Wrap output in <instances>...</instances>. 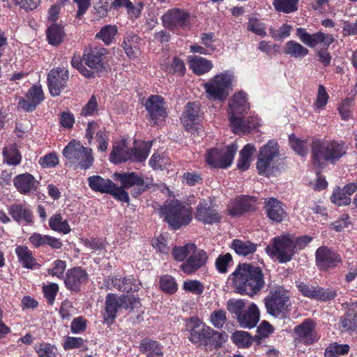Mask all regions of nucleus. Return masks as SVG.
Returning a JSON list of instances; mask_svg holds the SVG:
<instances>
[{
	"mask_svg": "<svg viewBox=\"0 0 357 357\" xmlns=\"http://www.w3.org/2000/svg\"><path fill=\"white\" fill-rule=\"evenodd\" d=\"M165 70L169 73H177L182 76L185 73V67L184 62L178 57H174L172 63L165 67Z\"/></svg>",
	"mask_w": 357,
	"mask_h": 357,
	"instance_id": "nucleus-56",
	"label": "nucleus"
},
{
	"mask_svg": "<svg viewBox=\"0 0 357 357\" xmlns=\"http://www.w3.org/2000/svg\"><path fill=\"white\" fill-rule=\"evenodd\" d=\"M88 280V274L80 267L68 270L64 278L66 287L72 291L77 292L82 285Z\"/></svg>",
	"mask_w": 357,
	"mask_h": 357,
	"instance_id": "nucleus-25",
	"label": "nucleus"
},
{
	"mask_svg": "<svg viewBox=\"0 0 357 357\" xmlns=\"http://www.w3.org/2000/svg\"><path fill=\"white\" fill-rule=\"evenodd\" d=\"M227 320V312L223 309L215 310L210 315V321L216 328H222Z\"/></svg>",
	"mask_w": 357,
	"mask_h": 357,
	"instance_id": "nucleus-52",
	"label": "nucleus"
},
{
	"mask_svg": "<svg viewBox=\"0 0 357 357\" xmlns=\"http://www.w3.org/2000/svg\"><path fill=\"white\" fill-rule=\"evenodd\" d=\"M289 143L291 148L299 155L305 156L307 153V148L306 146V141L297 138L295 135L292 134L289 137Z\"/></svg>",
	"mask_w": 357,
	"mask_h": 357,
	"instance_id": "nucleus-53",
	"label": "nucleus"
},
{
	"mask_svg": "<svg viewBox=\"0 0 357 357\" xmlns=\"http://www.w3.org/2000/svg\"><path fill=\"white\" fill-rule=\"evenodd\" d=\"M333 203L338 206L349 205L351 199L340 188L336 189L331 197Z\"/></svg>",
	"mask_w": 357,
	"mask_h": 357,
	"instance_id": "nucleus-55",
	"label": "nucleus"
},
{
	"mask_svg": "<svg viewBox=\"0 0 357 357\" xmlns=\"http://www.w3.org/2000/svg\"><path fill=\"white\" fill-rule=\"evenodd\" d=\"M118 29L116 25L109 24L102 27L96 37L108 45L114 41Z\"/></svg>",
	"mask_w": 357,
	"mask_h": 357,
	"instance_id": "nucleus-44",
	"label": "nucleus"
},
{
	"mask_svg": "<svg viewBox=\"0 0 357 357\" xmlns=\"http://www.w3.org/2000/svg\"><path fill=\"white\" fill-rule=\"evenodd\" d=\"M141 350L148 357H158L162 355V349L158 342L151 340H145L141 344Z\"/></svg>",
	"mask_w": 357,
	"mask_h": 357,
	"instance_id": "nucleus-47",
	"label": "nucleus"
},
{
	"mask_svg": "<svg viewBox=\"0 0 357 357\" xmlns=\"http://www.w3.org/2000/svg\"><path fill=\"white\" fill-rule=\"evenodd\" d=\"M121 300L114 294H108L105 298L104 321L108 324L113 323L116 317L118 310L121 307Z\"/></svg>",
	"mask_w": 357,
	"mask_h": 357,
	"instance_id": "nucleus-32",
	"label": "nucleus"
},
{
	"mask_svg": "<svg viewBox=\"0 0 357 357\" xmlns=\"http://www.w3.org/2000/svg\"><path fill=\"white\" fill-rule=\"evenodd\" d=\"M190 65L194 73L197 75L208 73L213 67L210 61L198 56H195L191 59Z\"/></svg>",
	"mask_w": 357,
	"mask_h": 357,
	"instance_id": "nucleus-42",
	"label": "nucleus"
},
{
	"mask_svg": "<svg viewBox=\"0 0 357 357\" xmlns=\"http://www.w3.org/2000/svg\"><path fill=\"white\" fill-rule=\"evenodd\" d=\"M298 0H273V5L278 12L291 13L298 9Z\"/></svg>",
	"mask_w": 357,
	"mask_h": 357,
	"instance_id": "nucleus-46",
	"label": "nucleus"
},
{
	"mask_svg": "<svg viewBox=\"0 0 357 357\" xmlns=\"http://www.w3.org/2000/svg\"><path fill=\"white\" fill-rule=\"evenodd\" d=\"M248 29L260 36L266 35L265 24L255 18L249 20Z\"/></svg>",
	"mask_w": 357,
	"mask_h": 357,
	"instance_id": "nucleus-63",
	"label": "nucleus"
},
{
	"mask_svg": "<svg viewBox=\"0 0 357 357\" xmlns=\"http://www.w3.org/2000/svg\"><path fill=\"white\" fill-rule=\"evenodd\" d=\"M8 213L12 218L17 222H24L29 225L33 223V215L25 205L13 204L8 208Z\"/></svg>",
	"mask_w": 357,
	"mask_h": 357,
	"instance_id": "nucleus-33",
	"label": "nucleus"
},
{
	"mask_svg": "<svg viewBox=\"0 0 357 357\" xmlns=\"http://www.w3.org/2000/svg\"><path fill=\"white\" fill-rule=\"evenodd\" d=\"M232 131L238 135H244L260 126L259 120L254 116L243 117V115L228 116Z\"/></svg>",
	"mask_w": 357,
	"mask_h": 357,
	"instance_id": "nucleus-20",
	"label": "nucleus"
},
{
	"mask_svg": "<svg viewBox=\"0 0 357 357\" xmlns=\"http://www.w3.org/2000/svg\"><path fill=\"white\" fill-rule=\"evenodd\" d=\"M3 156L4 161L10 165H17L21 162V155L15 144L5 147L3 151Z\"/></svg>",
	"mask_w": 357,
	"mask_h": 357,
	"instance_id": "nucleus-45",
	"label": "nucleus"
},
{
	"mask_svg": "<svg viewBox=\"0 0 357 357\" xmlns=\"http://www.w3.org/2000/svg\"><path fill=\"white\" fill-rule=\"evenodd\" d=\"M110 190L107 194H109L114 197V199L121 201L122 202L128 203L130 200L128 193L124 190V188L121 186H117L114 183V186L109 188Z\"/></svg>",
	"mask_w": 357,
	"mask_h": 357,
	"instance_id": "nucleus-59",
	"label": "nucleus"
},
{
	"mask_svg": "<svg viewBox=\"0 0 357 357\" xmlns=\"http://www.w3.org/2000/svg\"><path fill=\"white\" fill-rule=\"evenodd\" d=\"M231 248L238 255L248 256L256 251L255 244L249 241H242L240 239H234L231 243Z\"/></svg>",
	"mask_w": 357,
	"mask_h": 357,
	"instance_id": "nucleus-43",
	"label": "nucleus"
},
{
	"mask_svg": "<svg viewBox=\"0 0 357 357\" xmlns=\"http://www.w3.org/2000/svg\"><path fill=\"white\" fill-rule=\"evenodd\" d=\"M336 296V291L332 288L317 287L314 299L327 301L334 299Z\"/></svg>",
	"mask_w": 357,
	"mask_h": 357,
	"instance_id": "nucleus-58",
	"label": "nucleus"
},
{
	"mask_svg": "<svg viewBox=\"0 0 357 357\" xmlns=\"http://www.w3.org/2000/svg\"><path fill=\"white\" fill-rule=\"evenodd\" d=\"M69 79V73L65 68H53L47 75V85L50 93L52 96L60 95L61 90L67 84Z\"/></svg>",
	"mask_w": 357,
	"mask_h": 357,
	"instance_id": "nucleus-17",
	"label": "nucleus"
},
{
	"mask_svg": "<svg viewBox=\"0 0 357 357\" xmlns=\"http://www.w3.org/2000/svg\"><path fill=\"white\" fill-rule=\"evenodd\" d=\"M160 289L168 294H174L178 289L174 278L169 275H162L160 279Z\"/></svg>",
	"mask_w": 357,
	"mask_h": 357,
	"instance_id": "nucleus-50",
	"label": "nucleus"
},
{
	"mask_svg": "<svg viewBox=\"0 0 357 357\" xmlns=\"http://www.w3.org/2000/svg\"><path fill=\"white\" fill-rule=\"evenodd\" d=\"M132 158V152L128 146L126 140L116 142L114 144L109 155V160L112 162L121 164Z\"/></svg>",
	"mask_w": 357,
	"mask_h": 357,
	"instance_id": "nucleus-28",
	"label": "nucleus"
},
{
	"mask_svg": "<svg viewBox=\"0 0 357 357\" xmlns=\"http://www.w3.org/2000/svg\"><path fill=\"white\" fill-rule=\"evenodd\" d=\"M249 103L247 102L246 95L244 92L239 91L235 93L232 99L229 101L228 116L243 115L249 109Z\"/></svg>",
	"mask_w": 357,
	"mask_h": 357,
	"instance_id": "nucleus-30",
	"label": "nucleus"
},
{
	"mask_svg": "<svg viewBox=\"0 0 357 357\" xmlns=\"http://www.w3.org/2000/svg\"><path fill=\"white\" fill-rule=\"evenodd\" d=\"M14 185L22 194L29 193L37 188L38 182L30 174L26 173L17 176L14 180Z\"/></svg>",
	"mask_w": 357,
	"mask_h": 357,
	"instance_id": "nucleus-34",
	"label": "nucleus"
},
{
	"mask_svg": "<svg viewBox=\"0 0 357 357\" xmlns=\"http://www.w3.org/2000/svg\"><path fill=\"white\" fill-rule=\"evenodd\" d=\"M232 261V257L229 253L220 255L215 261V267L221 273L227 272L229 264Z\"/></svg>",
	"mask_w": 357,
	"mask_h": 357,
	"instance_id": "nucleus-62",
	"label": "nucleus"
},
{
	"mask_svg": "<svg viewBox=\"0 0 357 357\" xmlns=\"http://www.w3.org/2000/svg\"><path fill=\"white\" fill-rule=\"evenodd\" d=\"M236 291L253 297L264 287V275L260 267L251 264H240L231 274Z\"/></svg>",
	"mask_w": 357,
	"mask_h": 357,
	"instance_id": "nucleus-1",
	"label": "nucleus"
},
{
	"mask_svg": "<svg viewBox=\"0 0 357 357\" xmlns=\"http://www.w3.org/2000/svg\"><path fill=\"white\" fill-rule=\"evenodd\" d=\"M15 253L19 262L24 268L33 269L40 267V264L37 263L32 252L26 246H17L15 249Z\"/></svg>",
	"mask_w": 357,
	"mask_h": 357,
	"instance_id": "nucleus-35",
	"label": "nucleus"
},
{
	"mask_svg": "<svg viewBox=\"0 0 357 357\" xmlns=\"http://www.w3.org/2000/svg\"><path fill=\"white\" fill-rule=\"evenodd\" d=\"M195 248L196 245L194 243H188L184 246L174 247L172 250L174 259L178 261H182Z\"/></svg>",
	"mask_w": 357,
	"mask_h": 357,
	"instance_id": "nucleus-51",
	"label": "nucleus"
},
{
	"mask_svg": "<svg viewBox=\"0 0 357 357\" xmlns=\"http://www.w3.org/2000/svg\"><path fill=\"white\" fill-rule=\"evenodd\" d=\"M98 111V103L96 97L93 95L85 106L82 108L80 114L84 116H93Z\"/></svg>",
	"mask_w": 357,
	"mask_h": 357,
	"instance_id": "nucleus-60",
	"label": "nucleus"
},
{
	"mask_svg": "<svg viewBox=\"0 0 357 357\" xmlns=\"http://www.w3.org/2000/svg\"><path fill=\"white\" fill-rule=\"evenodd\" d=\"M201 114L200 105L199 102H188L185 106L181 121L186 130L192 129L195 123L199 121Z\"/></svg>",
	"mask_w": 357,
	"mask_h": 357,
	"instance_id": "nucleus-29",
	"label": "nucleus"
},
{
	"mask_svg": "<svg viewBox=\"0 0 357 357\" xmlns=\"http://www.w3.org/2000/svg\"><path fill=\"white\" fill-rule=\"evenodd\" d=\"M186 330L189 332L188 338L192 343L199 347L208 344L212 328L198 318H189L186 323Z\"/></svg>",
	"mask_w": 357,
	"mask_h": 357,
	"instance_id": "nucleus-11",
	"label": "nucleus"
},
{
	"mask_svg": "<svg viewBox=\"0 0 357 357\" xmlns=\"http://www.w3.org/2000/svg\"><path fill=\"white\" fill-rule=\"evenodd\" d=\"M144 106L149 114L150 121L155 125L162 121L167 116L163 98L159 96H151L146 101Z\"/></svg>",
	"mask_w": 357,
	"mask_h": 357,
	"instance_id": "nucleus-19",
	"label": "nucleus"
},
{
	"mask_svg": "<svg viewBox=\"0 0 357 357\" xmlns=\"http://www.w3.org/2000/svg\"><path fill=\"white\" fill-rule=\"evenodd\" d=\"M89 185L95 192L107 193L109 188L114 186V182L110 179H105L100 176H91L88 178Z\"/></svg>",
	"mask_w": 357,
	"mask_h": 357,
	"instance_id": "nucleus-38",
	"label": "nucleus"
},
{
	"mask_svg": "<svg viewBox=\"0 0 357 357\" xmlns=\"http://www.w3.org/2000/svg\"><path fill=\"white\" fill-rule=\"evenodd\" d=\"M38 357H56L54 347L50 344L40 343L35 346Z\"/></svg>",
	"mask_w": 357,
	"mask_h": 357,
	"instance_id": "nucleus-61",
	"label": "nucleus"
},
{
	"mask_svg": "<svg viewBox=\"0 0 357 357\" xmlns=\"http://www.w3.org/2000/svg\"><path fill=\"white\" fill-rule=\"evenodd\" d=\"M227 310L234 314L238 324L244 328H252L257 326L260 319V311L255 303L246 307L243 299H229L227 303Z\"/></svg>",
	"mask_w": 357,
	"mask_h": 357,
	"instance_id": "nucleus-5",
	"label": "nucleus"
},
{
	"mask_svg": "<svg viewBox=\"0 0 357 357\" xmlns=\"http://www.w3.org/2000/svg\"><path fill=\"white\" fill-rule=\"evenodd\" d=\"M151 145L147 143L142 142L139 144L134 148L131 151L132 158V160L135 162H142L146 159L149 153Z\"/></svg>",
	"mask_w": 357,
	"mask_h": 357,
	"instance_id": "nucleus-48",
	"label": "nucleus"
},
{
	"mask_svg": "<svg viewBox=\"0 0 357 357\" xmlns=\"http://www.w3.org/2000/svg\"><path fill=\"white\" fill-rule=\"evenodd\" d=\"M114 176L121 183L124 188H135L131 192L133 197H137L141 195L147 188L143 178L139 176L135 172L130 173H116Z\"/></svg>",
	"mask_w": 357,
	"mask_h": 357,
	"instance_id": "nucleus-18",
	"label": "nucleus"
},
{
	"mask_svg": "<svg viewBox=\"0 0 357 357\" xmlns=\"http://www.w3.org/2000/svg\"><path fill=\"white\" fill-rule=\"evenodd\" d=\"M342 327L346 331L357 328V317L354 311L347 312L341 321Z\"/></svg>",
	"mask_w": 357,
	"mask_h": 357,
	"instance_id": "nucleus-54",
	"label": "nucleus"
},
{
	"mask_svg": "<svg viewBox=\"0 0 357 357\" xmlns=\"http://www.w3.org/2000/svg\"><path fill=\"white\" fill-rule=\"evenodd\" d=\"M119 298L122 301L121 307L126 310H133L134 308L139 307L141 306L139 298H137L133 296L123 295L121 296H119Z\"/></svg>",
	"mask_w": 357,
	"mask_h": 357,
	"instance_id": "nucleus-64",
	"label": "nucleus"
},
{
	"mask_svg": "<svg viewBox=\"0 0 357 357\" xmlns=\"http://www.w3.org/2000/svg\"><path fill=\"white\" fill-rule=\"evenodd\" d=\"M93 136L98 143V150L102 152L106 151L109 140V132L104 126L96 121H92L88 123L85 134L89 144H91Z\"/></svg>",
	"mask_w": 357,
	"mask_h": 357,
	"instance_id": "nucleus-15",
	"label": "nucleus"
},
{
	"mask_svg": "<svg viewBox=\"0 0 357 357\" xmlns=\"http://www.w3.org/2000/svg\"><path fill=\"white\" fill-rule=\"evenodd\" d=\"M266 312L270 315L280 319L289 317L291 310V302L288 290L282 286L271 289L264 298Z\"/></svg>",
	"mask_w": 357,
	"mask_h": 357,
	"instance_id": "nucleus-3",
	"label": "nucleus"
},
{
	"mask_svg": "<svg viewBox=\"0 0 357 357\" xmlns=\"http://www.w3.org/2000/svg\"><path fill=\"white\" fill-rule=\"evenodd\" d=\"M296 34L302 43L311 48L319 45L326 47L324 49L322 48L318 50L316 55L318 57V61L324 66L330 65L332 56L327 51V47L335 40L333 35L321 31L310 34L306 31L305 29L301 27L297 28Z\"/></svg>",
	"mask_w": 357,
	"mask_h": 357,
	"instance_id": "nucleus-6",
	"label": "nucleus"
},
{
	"mask_svg": "<svg viewBox=\"0 0 357 357\" xmlns=\"http://www.w3.org/2000/svg\"><path fill=\"white\" fill-rule=\"evenodd\" d=\"M315 327V323L312 319H307L301 324L296 326L294 331L296 338L301 342L305 344H312L319 340Z\"/></svg>",
	"mask_w": 357,
	"mask_h": 357,
	"instance_id": "nucleus-22",
	"label": "nucleus"
},
{
	"mask_svg": "<svg viewBox=\"0 0 357 357\" xmlns=\"http://www.w3.org/2000/svg\"><path fill=\"white\" fill-rule=\"evenodd\" d=\"M283 52L294 59H303L309 54V50L299 43L289 40L285 43Z\"/></svg>",
	"mask_w": 357,
	"mask_h": 357,
	"instance_id": "nucleus-37",
	"label": "nucleus"
},
{
	"mask_svg": "<svg viewBox=\"0 0 357 357\" xmlns=\"http://www.w3.org/2000/svg\"><path fill=\"white\" fill-rule=\"evenodd\" d=\"M256 148L251 144H246L240 151V157L238 160L237 167L241 171L247 170L252 160V155L256 151Z\"/></svg>",
	"mask_w": 357,
	"mask_h": 357,
	"instance_id": "nucleus-39",
	"label": "nucleus"
},
{
	"mask_svg": "<svg viewBox=\"0 0 357 357\" xmlns=\"http://www.w3.org/2000/svg\"><path fill=\"white\" fill-rule=\"evenodd\" d=\"M316 264L319 270L328 271L342 263L340 255L327 246L319 247L315 253Z\"/></svg>",
	"mask_w": 357,
	"mask_h": 357,
	"instance_id": "nucleus-14",
	"label": "nucleus"
},
{
	"mask_svg": "<svg viewBox=\"0 0 357 357\" xmlns=\"http://www.w3.org/2000/svg\"><path fill=\"white\" fill-rule=\"evenodd\" d=\"M139 41L140 38L133 33H128L124 38L122 47L130 59H135L139 54Z\"/></svg>",
	"mask_w": 357,
	"mask_h": 357,
	"instance_id": "nucleus-36",
	"label": "nucleus"
},
{
	"mask_svg": "<svg viewBox=\"0 0 357 357\" xmlns=\"http://www.w3.org/2000/svg\"><path fill=\"white\" fill-rule=\"evenodd\" d=\"M63 156L71 163L77 164L82 169L90 168L93 163V151L79 141L73 139L63 149Z\"/></svg>",
	"mask_w": 357,
	"mask_h": 357,
	"instance_id": "nucleus-10",
	"label": "nucleus"
},
{
	"mask_svg": "<svg viewBox=\"0 0 357 357\" xmlns=\"http://www.w3.org/2000/svg\"><path fill=\"white\" fill-rule=\"evenodd\" d=\"M280 146L278 142L271 139L259 150L257 161L256 163L258 173L261 175L269 176L273 173L276 161L280 158Z\"/></svg>",
	"mask_w": 357,
	"mask_h": 357,
	"instance_id": "nucleus-9",
	"label": "nucleus"
},
{
	"mask_svg": "<svg viewBox=\"0 0 357 357\" xmlns=\"http://www.w3.org/2000/svg\"><path fill=\"white\" fill-rule=\"evenodd\" d=\"M108 53L103 47L88 46L84 50L82 59L88 67L99 72L105 68Z\"/></svg>",
	"mask_w": 357,
	"mask_h": 357,
	"instance_id": "nucleus-13",
	"label": "nucleus"
},
{
	"mask_svg": "<svg viewBox=\"0 0 357 357\" xmlns=\"http://www.w3.org/2000/svg\"><path fill=\"white\" fill-rule=\"evenodd\" d=\"M257 202L255 197L246 195L238 197L230 202L227 211L231 216H240L245 212L255 211Z\"/></svg>",
	"mask_w": 357,
	"mask_h": 357,
	"instance_id": "nucleus-21",
	"label": "nucleus"
},
{
	"mask_svg": "<svg viewBox=\"0 0 357 357\" xmlns=\"http://www.w3.org/2000/svg\"><path fill=\"white\" fill-rule=\"evenodd\" d=\"M49 226L53 231L67 234L71 229L67 220H64L61 214L53 215L49 219Z\"/></svg>",
	"mask_w": 357,
	"mask_h": 357,
	"instance_id": "nucleus-41",
	"label": "nucleus"
},
{
	"mask_svg": "<svg viewBox=\"0 0 357 357\" xmlns=\"http://www.w3.org/2000/svg\"><path fill=\"white\" fill-rule=\"evenodd\" d=\"M195 219L204 224L212 225L220 221L221 217L211 205V204L204 199L197 206Z\"/></svg>",
	"mask_w": 357,
	"mask_h": 357,
	"instance_id": "nucleus-24",
	"label": "nucleus"
},
{
	"mask_svg": "<svg viewBox=\"0 0 357 357\" xmlns=\"http://www.w3.org/2000/svg\"><path fill=\"white\" fill-rule=\"evenodd\" d=\"M314 164L321 166L326 162L335 163L347 153L343 143L335 141L314 140L311 144Z\"/></svg>",
	"mask_w": 357,
	"mask_h": 357,
	"instance_id": "nucleus-2",
	"label": "nucleus"
},
{
	"mask_svg": "<svg viewBox=\"0 0 357 357\" xmlns=\"http://www.w3.org/2000/svg\"><path fill=\"white\" fill-rule=\"evenodd\" d=\"M296 243L294 238L285 234L275 237L266 248V252L271 257H275L280 263H287L291 260L296 252Z\"/></svg>",
	"mask_w": 357,
	"mask_h": 357,
	"instance_id": "nucleus-7",
	"label": "nucleus"
},
{
	"mask_svg": "<svg viewBox=\"0 0 357 357\" xmlns=\"http://www.w3.org/2000/svg\"><path fill=\"white\" fill-rule=\"evenodd\" d=\"M183 288L185 291L199 295L204 290L203 284L197 280H188L183 282Z\"/></svg>",
	"mask_w": 357,
	"mask_h": 357,
	"instance_id": "nucleus-57",
	"label": "nucleus"
},
{
	"mask_svg": "<svg viewBox=\"0 0 357 357\" xmlns=\"http://www.w3.org/2000/svg\"><path fill=\"white\" fill-rule=\"evenodd\" d=\"M190 15L183 9L174 8L168 10L161 17L162 24L170 30L187 26Z\"/></svg>",
	"mask_w": 357,
	"mask_h": 357,
	"instance_id": "nucleus-16",
	"label": "nucleus"
},
{
	"mask_svg": "<svg viewBox=\"0 0 357 357\" xmlns=\"http://www.w3.org/2000/svg\"><path fill=\"white\" fill-rule=\"evenodd\" d=\"M233 75L224 72L216 75L204 84V88L209 100L224 101L229 94Z\"/></svg>",
	"mask_w": 357,
	"mask_h": 357,
	"instance_id": "nucleus-8",
	"label": "nucleus"
},
{
	"mask_svg": "<svg viewBox=\"0 0 357 357\" xmlns=\"http://www.w3.org/2000/svg\"><path fill=\"white\" fill-rule=\"evenodd\" d=\"M265 211L267 216L273 221L281 222L287 216L282 203L274 197L265 199Z\"/></svg>",
	"mask_w": 357,
	"mask_h": 357,
	"instance_id": "nucleus-27",
	"label": "nucleus"
},
{
	"mask_svg": "<svg viewBox=\"0 0 357 357\" xmlns=\"http://www.w3.org/2000/svg\"><path fill=\"white\" fill-rule=\"evenodd\" d=\"M26 97V100L22 99L19 102V105L26 112H32L44 100V93L41 86H33L28 90Z\"/></svg>",
	"mask_w": 357,
	"mask_h": 357,
	"instance_id": "nucleus-26",
	"label": "nucleus"
},
{
	"mask_svg": "<svg viewBox=\"0 0 357 357\" xmlns=\"http://www.w3.org/2000/svg\"><path fill=\"white\" fill-rule=\"evenodd\" d=\"M237 149L234 143L222 149H211L207 154V162L213 167L227 168L232 163Z\"/></svg>",
	"mask_w": 357,
	"mask_h": 357,
	"instance_id": "nucleus-12",
	"label": "nucleus"
},
{
	"mask_svg": "<svg viewBox=\"0 0 357 357\" xmlns=\"http://www.w3.org/2000/svg\"><path fill=\"white\" fill-rule=\"evenodd\" d=\"M160 215L174 229L188 225L192 219V210L178 199L172 200L160 208Z\"/></svg>",
	"mask_w": 357,
	"mask_h": 357,
	"instance_id": "nucleus-4",
	"label": "nucleus"
},
{
	"mask_svg": "<svg viewBox=\"0 0 357 357\" xmlns=\"http://www.w3.org/2000/svg\"><path fill=\"white\" fill-rule=\"evenodd\" d=\"M231 340L238 347L241 348L248 347L252 343L249 333L243 331H238L232 333Z\"/></svg>",
	"mask_w": 357,
	"mask_h": 357,
	"instance_id": "nucleus-49",
	"label": "nucleus"
},
{
	"mask_svg": "<svg viewBox=\"0 0 357 357\" xmlns=\"http://www.w3.org/2000/svg\"><path fill=\"white\" fill-rule=\"evenodd\" d=\"M207 259L206 252L204 250H197L196 248L194 250H192L186 261L183 263L180 268L185 274L190 275L204 266Z\"/></svg>",
	"mask_w": 357,
	"mask_h": 357,
	"instance_id": "nucleus-23",
	"label": "nucleus"
},
{
	"mask_svg": "<svg viewBox=\"0 0 357 357\" xmlns=\"http://www.w3.org/2000/svg\"><path fill=\"white\" fill-rule=\"evenodd\" d=\"M47 40L54 46L60 45L66 36L63 28L57 24H53L46 31Z\"/></svg>",
	"mask_w": 357,
	"mask_h": 357,
	"instance_id": "nucleus-40",
	"label": "nucleus"
},
{
	"mask_svg": "<svg viewBox=\"0 0 357 357\" xmlns=\"http://www.w3.org/2000/svg\"><path fill=\"white\" fill-rule=\"evenodd\" d=\"M114 288L121 291L134 292L140 289L141 283L133 276L119 277L115 276L112 279Z\"/></svg>",
	"mask_w": 357,
	"mask_h": 357,
	"instance_id": "nucleus-31",
	"label": "nucleus"
}]
</instances>
